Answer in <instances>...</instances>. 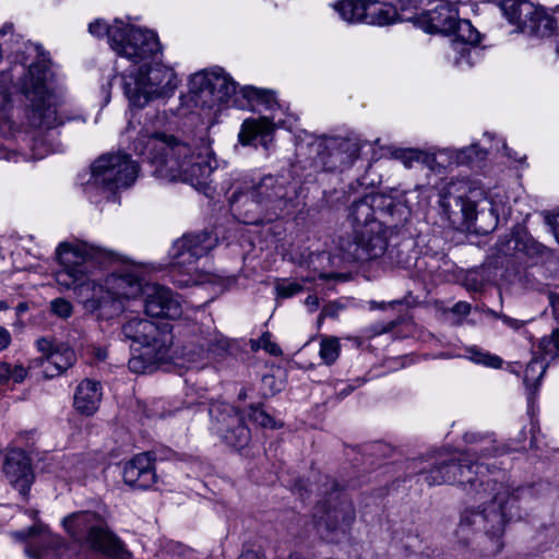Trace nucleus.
I'll return each instance as SVG.
<instances>
[{
  "label": "nucleus",
  "instance_id": "2f4dec72",
  "mask_svg": "<svg viewBox=\"0 0 559 559\" xmlns=\"http://www.w3.org/2000/svg\"><path fill=\"white\" fill-rule=\"evenodd\" d=\"M340 17L348 23L362 22L367 17L368 8L361 1L341 0L331 4Z\"/></svg>",
  "mask_w": 559,
  "mask_h": 559
},
{
  "label": "nucleus",
  "instance_id": "1a4fd4ad",
  "mask_svg": "<svg viewBox=\"0 0 559 559\" xmlns=\"http://www.w3.org/2000/svg\"><path fill=\"white\" fill-rule=\"evenodd\" d=\"M297 182L290 181L284 175H266L253 181L249 191H235L230 197V203L238 210L237 204L250 201L255 207L264 209L274 216L289 214L297 206Z\"/></svg>",
  "mask_w": 559,
  "mask_h": 559
},
{
  "label": "nucleus",
  "instance_id": "a878e982",
  "mask_svg": "<svg viewBox=\"0 0 559 559\" xmlns=\"http://www.w3.org/2000/svg\"><path fill=\"white\" fill-rule=\"evenodd\" d=\"M102 395L103 392L100 383L91 379H85L75 390L74 407L83 415H93L99 406Z\"/></svg>",
  "mask_w": 559,
  "mask_h": 559
},
{
  "label": "nucleus",
  "instance_id": "4d7b16f0",
  "mask_svg": "<svg viewBox=\"0 0 559 559\" xmlns=\"http://www.w3.org/2000/svg\"><path fill=\"white\" fill-rule=\"evenodd\" d=\"M321 314L324 317H333L336 314V310L333 308V306H326L323 308Z\"/></svg>",
  "mask_w": 559,
  "mask_h": 559
},
{
  "label": "nucleus",
  "instance_id": "8fccbe9b",
  "mask_svg": "<svg viewBox=\"0 0 559 559\" xmlns=\"http://www.w3.org/2000/svg\"><path fill=\"white\" fill-rule=\"evenodd\" d=\"M548 223L551 225L552 233L559 243V213L549 216Z\"/></svg>",
  "mask_w": 559,
  "mask_h": 559
},
{
  "label": "nucleus",
  "instance_id": "e2e57ef3",
  "mask_svg": "<svg viewBox=\"0 0 559 559\" xmlns=\"http://www.w3.org/2000/svg\"><path fill=\"white\" fill-rule=\"evenodd\" d=\"M288 559H304V558L301 556H299V555H290L288 557Z\"/></svg>",
  "mask_w": 559,
  "mask_h": 559
},
{
  "label": "nucleus",
  "instance_id": "37998d69",
  "mask_svg": "<svg viewBox=\"0 0 559 559\" xmlns=\"http://www.w3.org/2000/svg\"><path fill=\"white\" fill-rule=\"evenodd\" d=\"M51 310L60 318H69L72 314V305L63 298H57L51 301Z\"/></svg>",
  "mask_w": 559,
  "mask_h": 559
},
{
  "label": "nucleus",
  "instance_id": "69168bd1",
  "mask_svg": "<svg viewBox=\"0 0 559 559\" xmlns=\"http://www.w3.org/2000/svg\"><path fill=\"white\" fill-rule=\"evenodd\" d=\"M556 51H557V55L559 56V41L557 43Z\"/></svg>",
  "mask_w": 559,
  "mask_h": 559
},
{
  "label": "nucleus",
  "instance_id": "a211bd4d",
  "mask_svg": "<svg viewBox=\"0 0 559 559\" xmlns=\"http://www.w3.org/2000/svg\"><path fill=\"white\" fill-rule=\"evenodd\" d=\"M318 154V165L323 170H335L340 166H348L358 157V145L344 138H321L312 143Z\"/></svg>",
  "mask_w": 559,
  "mask_h": 559
},
{
  "label": "nucleus",
  "instance_id": "e433bc0d",
  "mask_svg": "<svg viewBox=\"0 0 559 559\" xmlns=\"http://www.w3.org/2000/svg\"><path fill=\"white\" fill-rule=\"evenodd\" d=\"M340 355V342L336 337L323 338L320 343L319 356L326 364H333Z\"/></svg>",
  "mask_w": 559,
  "mask_h": 559
},
{
  "label": "nucleus",
  "instance_id": "6e6552de",
  "mask_svg": "<svg viewBox=\"0 0 559 559\" xmlns=\"http://www.w3.org/2000/svg\"><path fill=\"white\" fill-rule=\"evenodd\" d=\"M48 68L44 62H33L19 88L31 102L28 121L35 128L52 129L63 123L61 104L48 90Z\"/></svg>",
  "mask_w": 559,
  "mask_h": 559
},
{
  "label": "nucleus",
  "instance_id": "ddd939ff",
  "mask_svg": "<svg viewBox=\"0 0 559 559\" xmlns=\"http://www.w3.org/2000/svg\"><path fill=\"white\" fill-rule=\"evenodd\" d=\"M393 156L406 168H412L415 164H424L436 170L440 167L445 168L451 165L481 160L486 156V150L480 148L477 144L461 150L440 148L432 154L415 148H400L394 151Z\"/></svg>",
  "mask_w": 559,
  "mask_h": 559
},
{
  "label": "nucleus",
  "instance_id": "7c9ffc66",
  "mask_svg": "<svg viewBox=\"0 0 559 559\" xmlns=\"http://www.w3.org/2000/svg\"><path fill=\"white\" fill-rule=\"evenodd\" d=\"M546 364L544 359L534 357L527 364L524 371V383L527 389V401L528 404H532L535 400L538 386L540 384L542 378L546 372Z\"/></svg>",
  "mask_w": 559,
  "mask_h": 559
},
{
  "label": "nucleus",
  "instance_id": "58836bf2",
  "mask_svg": "<svg viewBox=\"0 0 559 559\" xmlns=\"http://www.w3.org/2000/svg\"><path fill=\"white\" fill-rule=\"evenodd\" d=\"M248 417L251 421L258 424L261 427H275L274 419L258 405H251L249 407Z\"/></svg>",
  "mask_w": 559,
  "mask_h": 559
},
{
  "label": "nucleus",
  "instance_id": "c03bdc74",
  "mask_svg": "<svg viewBox=\"0 0 559 559\" xmlns=\"http://www.w3.org/2000/svg\"><path fill=\"white\" fill-rule=\"evenodd\" d=\"M550 345L559 350V329H555L549 337H544L540 341L539 347L543 352L547 353Z\"/></svg>",
  "mask_w": 559,
  "mask_h": 559
},
{
  "label": "nucleus",
  "instance_id": "6e6d98bb",
  "mask_svg": "<svg viewBox=\"0 0 559 559\" xmlns=\"http://www.w3.org/2000/svg\"><path fill=\"white\" fill-rule=\"evenodd\" d=\"M326 259H329V255L325 252L311 253L309 263L313 264L316 261H321V260H326Z\"/></svg>",
  "mask_w": 559,
  "mask_h": 559
},
{
  "label": "nucleus",
  "instance_id": "bb28decb",
  "mask_svg": "<svg viewBox=\"0 0 559 559\" xmlns=\"http://www.w3.org/2000/svg\"><path fill=\"white\" fill-rule=\"evenodd\" d=\"M501 11L510 23L518 25L522 31L532 21V14H535L536 7L527 0H502Z\"/></svg>",
  "mask_w": 559,
  "mask_h": 559
},
{
  "label": "nucleus",
  "instance_id": "09e8293b",
  "mask_svg": "<svg viewBox=\"0 0 559 559\" xmlns=\"http://www.w3.org/2000/svg\"><path fill=\"white\" fill-rule=\"evenodd\" d=\"M11 343V333L0 325V350L5 349Z\"/></svg>",
  "mask_w": 559,
  "mask_h": 559
},
{
  "label": "nucleus",
  "instance_id": "680f3d73",
  "mask_svg": "<svg viewBox=\"0 0 559 559\" xmlns=\"http://www.w3.org/2000/svg\"><path fill=\"white\" fill-rule=\"evenodd\" d=\"M8 308L7 302L0 300V310H5Z\"/></svg>",
  "mask_w": 559,
  "mask_h": 559
},
{
  "label": "nucleus",
  "instance_id": "bf43d9fd",
  "mask_svg": "<svg viewBox=\"0 0 559 559\" xmlns=\"http://www.w3.org/2000/svg\"><path fill=\"white\" fill-rule=\"evenodd\" d=\"M253 558H254L253 554H247V555H242L239 557V559H253Z\"/></svg>",
  "mask_w": 559,
  "mask_h": 559
},
{
  "label": "nucleus",
  "instance_id": "7ed1b4c3",
  "mask_svg": "<svg viewBox=\"0 0 559 559\" xmlns=\"http://www.w3.org/2000/svg\"><path fill=\"white\" fill-rule=\"evenodd\" d=\"M409 216L411 209L391 195L369 193L355 200L347 212L352 235L340 240L343 259L366 262L381 258L389 246L388 234Z\"/></svg>",
  "mask_w": 559,
  "mask_h": 559
},
{
  "label": "nucleus",
  "instance_id": "3c124183",
  "mask_svg": "<svg viewBox=\"0 0 559 559\" xmlns=\"http://www.w3.org/2000/svg\"><path fill=\"white\" fill-rule=\"evenodd\" d=\"M15 156V153L11 151L0 139V159H12Z\"/></svg>",
  "mask_w": 559,
  "mask_h": 559
},
{
  "label": "nucleus",
  "instance_id": "ea45409f",
  "mask_svg": "<svg viewBox=\"0 0 559 559\" xmlns=\"http://www.w3.org/2000/svg\"><path fill=\"white\" fill-rule=\"evenodd\" d=\"M162 359H153L144 354L142 349L139 356H133L129 359L128 367L134 373H144L151 362L160 361Z\"/></svg>",
  "mask_w": 559,
  "mask_h": 559
},
{
  "label": "nucleus",
  "instance_id": "9d476101",
  "mask_svg": "<svg viewBox=\"0 0 559 559\" xmlns=\"http://www.w3.org/2000/svg\"><path fill=\"white\" fill-rule=\"evenodd\" d=\"M88 31L97 37L106 35L112 50L127 60H146L158 50V38L154 32L131 26L119 20L111 25L104 20H95L90 23Z\"/></svg>",
  "mask_w": 559,
  "mask_h": 559
},
{
  "label": "nucleus",
  "instance_id": "0eeeda50",
  "mask_svg": "<svg viewBox=\"0 0 559 559\" xmlns=\"http://www.w3.org/2000/svg\"><path fill=\"white\" fill-rule=\"evenodd\" d=\"M218 242L217 235L203 230L177 239L171 249V278L180 288L213 282V275L199 269L198 262L206 257Z\"/></svg>",
  "mask_w": 559,
  "mask_h": 559
},
{
  "label": "nucleus",
  "instance_id": "338daca9",
  "mask_svg": "<svg viewBox=\"0 0 559 559\" xmlns=\"http://www.w3.org/2000/svg\"><path fill=\"white\" fill-rule=\"evenodd\" d=\"M258 219L257 218H253L251 221H246L247 223H255Z\"/></svg>",
  "mask_w": 559,
  "mask_h": 559
},
{
  "label": "nucleus",
  "instance_id": "20e7f679",
  "mask_svg": "<svg viewBox=\"0 0 559 559\" xmlns=\"http://www.w3.org/2000/svg\"><path fill=\"white\" fill-rule=\"evenodd\" d=\"M133 145L147 159L156 178L181 180L205 194L211 190L216 159L207 145L192 148L187 142L163 133L142 135Z\"/></svg>",
  "mask_w": 559,
  "mask_h": 559
},
{
  "label": "nucleus",
  "instance_id": "b1692460",
  "mask_svg": "<svg viewBox=\"0 0 559 559\" xmlns=\"http://www.w3.org/2000/svg\"><path fill=\"white\" fill-rule=\"evenodd\" d=\"M123 480L127 485L147 489L156 481V473L148 453L135 455L123 467Z\"/></svg>",
  "mask_w": 559,
  "mask_h": 559
},
{
  "label": "nucleus",
  "instance_id": "f257e3e1",
  "mask_svg": "<svg viewBox=\"0 0 559 559\" xmlns=\"http://www.w3.org/2000/svg\"><path fill=\"white\" fill-rule=\"evenodd\" d=\"M468 443H484L480 449L438 459L433 465L420 475L429 486L459 484L477 506L466 508L457 527L459 537L467 542L472 533L480 534L478 544L486 556L498 554L502 547V535L507 522L519 516L516 503L531 496L530 487L510 490L508 485L496 479L484 478V469L491 472L493 465L486 460L496 457L511 448H499L492 441L476 432L465 435ZM513 450H516L513 448Z\"/></svg>",
  "mask_w": 559,
  "mask_h": 559
},
{
  "label": "nucleus",
  "instance_id": "4468645a",
  "mask_svg": "<svg viewBox=\"0 0 559 559\" xmlns=\"http://www.w3.org/2000/svg\"><path fill=\"white\" fill-rule=\"evenodd\" d=\"M230 341L212 325H194L192 335L182 348L183 357L199 366L221 359L229 353Z\"/></svg>",
  "mask_w": 559,
  "mask_h": 559
},
{
  "label": "nucleus",
  "instance_id": "f8f14e48",
  "mask_svg": "<svg viewBox=\"0 0 559 559\" xmlns=\"http://www.w3.org/2000/svg\"><path fill=\"white\" fill-rule=\"evenodd\" d=\"M139 174V165L128 154H104L92 165L86 190L96 188L114 193L131 186Z\"/></svg>",
  "mask_w": 559,
  "mask_h": 559
},
{
  "label": "nucleus",
  "instance_id": "de8ad7c7",
  "mask_svg": "<svg viewBox=\"0 0 559 559\" xmlns=\"http://www.w3.org/2000/svg\"><path fill=\"white\" fill-rule=\"evenodd\" d=\"M501 321L509 328L513 329V330H519L523 326L524 322L523 321H520L518 319H513L509 316H506V314H500L498 316Z\"/></svg>",
  "mask_w": 559,
  "mask_h": 559
},
{
  "label": "nucleus",
  "instance_id": "0e129e2a",
  "mask_svg": "<svg viewBox=\"0 0 559 559\" xmlns=\"http://www.w3.org/2000/svg\"><path fill=\"white\" fill-rule=\"evenodd\" d=\"M329 484H330V488H331V489L336 488V484H335V481H334V480H332V479H331V480L329 481Z\"/></svg>",
  "mask_w": 559,
  "mask_h": 559
},
{
  "label": "nucleus",
  "instance_id": "4be33fe9",
  "mask_svg": "<svg viewBox=\"0 0 559 559\" xmlns=\"http://www.w3.org/2000/svg\"><path fill=\"white\" fill-rule=\"evenodd\" d=\"M3 472L9 483L25 496L33 481L31 461L23 450L13 449L5 455Z\"/></svg>",
  "mask_w": 559,
  "mask_h": 559
},
{
  "label": "nucleus",
  "instance_id": "774afa93",
  "mask_svg": "<svg viewBox=\"0 0 559 559\" xmlns=\"http://www.w3.org/2000/svg\"><path fill=\"white\" fill-rule=\"evenodd\" d=\"M158 122H162L164 120V117L160 119V117H157Z\"/></svg>",
  "mask_w": 559,
  "mask_h": 559
},
{
  "label": "nucleus",
  "instance_id": "393cba45",
  "mask_svg": "<svg viewBox=\"0 0 559 559\" xmlns=\"http://www.w3.org/2000/svg\"><path fill=\"white\" fill-rule=\"evenodd\" d=\"M457 4L440 2L419 17L420 27L427 33L450 34L459 16Z\"/></svg>",
  "mask_w": 559,
  "mask_h": 559
},
{
  "label": "nucleus",
  "instance_id": "412c9836",
  "mask_svg": "<svg viewBox=\"0 0 559 559\" xmlns=\"http://www.w3.org/2000/svg\"><path fill=\"white\" fill-rule=\"evenodd\" d=\"M324 514L320 516L318 525H324L330 532L345 533L355 520V511L350 501L340 493H331L324 502Z\"/></svg>",
  "mask_w": 559,
  "mask_h": 559
},
{
  "label": "nucleus",
  "instance_id": "c85d7f7f",
  "mask_svg": "<svg viewBox=\"0 0 559 559\" xmlns=\"http://www.w3.org/2000/svg\"><path fill=\"white\" fill-rule=\"evenodd\" d=\"M274 129V123L269 118L245 120L239 132V141L243 145L250 144L258 136L266 138Z\"/></svg>",
  "mask_w": 559,
  "mask_h": 559
},
{
  "label": "nucleus",
  "instance_id": "c9c22d12",
  "mask_svg": "<svg viewBox=\"0 0 559 559\" xmlns=\"http://www.w3.org/2000/svg\"><path fill=\"white\" fill-rule=\"evenodd\" d=\"M466 353L468 359L475 364H480L491 368H500L502 365V359L499 356L484 352L475 346L467 348Z\"/></svg>",
  "mask_w": 559,
  "mask_h": 559
},
{
  "label": "nucleus",
  "instance_id": "5701e85b",
  "mask_svg": "<svg viewBox=\"0 0 559 559\" xmlns=\"http://www.w3.org/2000/svg\"><path fill=\"white\" fill-rule=\"evenodd\" d=\"M459 183L450 182L440 192L439 205L449 221L455 222L461 215L464 221H471L475 216L476 205L460 193Z\"/></svg>",
  "mask_w": 559,
  "mask_h": 559
},
{
  "label": "nucleus",
  "instance_id": "13d9d810",
  "mask_svg": "<svg viewBox=\"0 0 559 559\" xmlns=\"http://www.w3.org/2000/svg\"><path fill=\"white\" fill-rule=\"evenodd\" d=\"M334 274H325V273H319V277L323 280L332 278L334 277Z\"/></svg>",
  "mask_w": 559,
  "mask_h": 559
},
{
  "label": "nucleus",
  "instance_id": "39448f33",
  "mask_svg": "<svg viewBox=\"0 0 559 559\" xmlns=\"http://www.w3.org/2000/svg\"><path fill=\"white\" fill-rule=\"evenodd\" d=\"M239 93L249 103L263 105L273 109L276 105L274 93L269 90H261L253 86H243ZM238 85L221 68L211 71H202L193 74L189 81V96L195 106L201 108H213L218 105H238Z\"/></svg>",
  "mask_w": 559,
  "mask_h": 559
},
{
  "label": "nucleus",
  "instance_id": "a18cd8bd",
  "mask_svg": "<svg viewBox=\"0 0 559 559\" xmlns=\"http://www.w3.org/2000/svg\"><path fill=\"white\" fill-rule=\"evenodd\" d=\"M549 302L551 306L554 319L559 323V294L551 293L549 295Z\"/></svg>",
  "mask_w": 559,
  "mask_h": 559
},
{
  "label": "nucleus",
  "instance_id": "6ab92c4d",
  "mask_svg": "<svg viewBox=\"0 0 559 559\" xmlns=\"http://www.w3.org/2000/svg\"><path fill=\"white\" fill-rule=\"evenodd\" d=\"M41 357L33 361L41 367L44 378L51 379L72 367L76 360L74 350L66 344H55L48 338H39L36 343Z\"/></svg>",
  "mask_w": 559,
  "mask_h": 559
},
{
  "label": "nucleus",
  "instance_id": "473e14b6",
  "mask_svg": "<svg viewBox=\"0 0 559 559\" xmlns=\"http://www.w3.org/2000/svg\"><path fill=\"white\" fill-rule=\"evenodd\" d=\"M451 33L455 34L456 37L452 43H462L467 46L477 47V44L480 41L478 31L468 20H460L459 16L455 19V24Z\"/></svg>",
  "mask_w": 559,
  "mask_h": 559
},
{
  "label": "nucleus",
  "instance_id": "423d86ee",
  "mask_svg": "<svg viewBox=\"0 0 559 559\" xmlns=\"http://www.w3.org/2000/svg\"><path fill=\"white\" fill-rule=\"evenodd\" d=\"M160 52L152 53L146 60L133 61V66L121 76L123 93L131 106L142 108L154 98L170 97L178 86L175 71L160 63L148 67L151 61Z\"/></svg>",
  "mask_w": 559,
  "mask_h": 559
},
{
  "label": "nucleus",
  "instance_id": "cd10ccee",
  "mask_svg": "<svg viewBox=\"0 0 559 559\" xmlns=\"http://www.w3.org/2000/svg\"><path fill=\"white\" fill-rule=\"evenodd\" d=\"M481 51L478 47L462 43H452L449 59L460 70L471 69L479 59Z\"/></svg>",
  "mask_w": 559,
  "mask_h": 559
},
{
  "label": "nucleus",
  "instance_id": "2eb2a0df",
  "mask_svg": "<svg viewBox=\"0 0 559 559\" xmlns=\"http://www.w3.org/2000/svg\"><path fill=\"white\" fill-rule=\"evenodd\" d=\"M95 515L84 512L72 514L64 519V527L75 538L86 535L90 546L107 556L124 559L127 551L122 543L110 532L93 524Z\"/></svg>",
  "mask_w": 559,
  "mask_h": 559
},
{
  "label": "nucleus",
  "instance_id": "864d4df0",
  "mask_svg": "<svg viewBox=\"0 0 559 559\" xmlns=\"http://www.w3.org/2000/svg\"><path fill=\"white\" fill-rule=\"evenodd\" d=\"M35 532H36L35 527H29L27 530H23V531L14 533V536L19 539H26L31 535L35 534Z\"/></svg>",
  "mask_w": 559,
  "mask_h": 559
},
{
  "label": "nucleus",
  "instance_id": "4c0bfd02",
  "mask_svg": "<svg viewBox=\"0 0 559 559\" xmlns=\"http://www.w3.org/2000/svg\"><path fill=\"white\" fill-rule=\"evenodd\" d=\"M250 348L252 352L264 349L272 356L282 355V349L275 342L271 340V334L269 332H264L258 340H251Z\"/></svg>",
  "mask_w": 559,
  "mask_h": 559
},
{
  "label": "nucleus",
  "instance_id": "f3484780",
  "mask_svg": "<svg viewBox=\"0 0 559 559\" xmlns=\"http://www.w3.org/2000/svg\"><path fill=\"white\" fill-rule=\"evenodd\" d=\"M121 334L124 340L139 344L144 354L153 359L168 356L171 342L169 333L146 319L134 317L127 320L121 325Z\"/></svg>",
  "mask_w": 559,
  "mask_h": 559
},
{
  "label": "nucleus",
  "instance_id": "603ef678",
  "mask_svg": "<svg viewBox=\"0 0 559 559\" xmlns=\"http://www.w3.org/2000/svg\"><path fill=\"white\" fill-rule=\"evenodd\" d=\"M361 381L360 380H356L355 381V384H346L344 388L340 389V391L337 392L338 396L340 397H345L347 396L348 394H350L356 388L360 386L361 385Z\"/></svg>",
  "mask_w": 559,
  "mask_h": 559
},
{
  "label": "nucleus",
  "instance_id": "aec40b11",
  "mask_svg": "<svg viewBox=\"0 0 559 559\" xmlns=\"http://www.w3.org/2000/svg\"><path fill=\"white\" fill-rule=\"evenodd\" d=\"M142 294H145L144 308L146 314L171 320L182 314L181 302L173 292L158 284L146 283Z\"/></svg>",
  "mask_w": 559,
  "mask_h": 559
},
{
  "label": "nucleus",
  "instance_id": "052dcab7",
  "mask_svg": "<svg viewBox=\"0 0 559 559\" xmlns=\"http://www.w3.org/2000/svg\"><path fill=\"white\" fill-rule=\"evenodd\" d=\"M26 308H27V307H26V305H25V304H20V305L17 306V311H19V312H23V311H25V310H26Z\"/></svg>",
  "mask_w": 559,
  "mask_h": 559
},
{
  "label": "nucleus",
  "instance_id": "5fc2aeb1",
  "mask_svg": "<svg viewBox=\"0 0 559 559\" xmlns=\"http://www.w3.org/2000/svg\"><path fill=\"white\" fill-rule=\"evenodd\" d=\"M305 304L309 307L310 310H316L319 305V298L316 295H309Z\"/></svg>",
  "mask_w": 559,
  "mask_h": 559
},
{
  "label": "nucleus",
  "instance_id": "c756f323",
  "mask_svg": "<svg viewBox=\"0 0 559 559\" xmlns=\"http://www.w3.org/2000/svg\"><path fill=\"white\" fill-rule=\"evenodd\" d=\"M499 250L506 255H510L515 252H524L528 257H534L536 254H542L545 247L536 242L534 239L511 235L504 243H501Z\"/></svg>",
  "mask_w": 559,
  "mask_h": 559
},
{
  "label": "nucleus",
  "instance_id": "f03ea898",
  "mask_svg": "<svg viewBox=\"0 0 559 559\" xmlns=\"http://www.w3.org/2000/svg\"><path fill=\"white\" fill-rule=\"evenodd\" d=\"M114 252L86 241L62 242L57 248L61 269L56 272L57 283L73 289L84 308L98 311V318L110 319L123 310L122 299L140 296L147 283L144 272L131 266L96 281V271L114 259Z\"/></svg>",
  "mask_w": 559,
  "mask_h": 559
},
{
  "label": "nucleus",
  "instance_id": "dca6fc26",
  "mask_svg": "<svg viewBox=\"0 0 559 559\" xmlns=\"http://www.w3.org/2000/svg\"><path fill=\"white\" fill-rule=\"evenodd\" d=\"M211 431L226 444L236 449L246 447L250 440V430L245 425L242 414L233 405L215 402L209 407Z\"/></svg>",
  "mask_w": 559,
  "mask_h": 559
},
{
  "label": "nucleus",
  "instance_id": "49530a36",
  "mask_svg": "<svg viewBox=\"0 0 559 559\" xmlns=\"http://www.w3.org/2000/svg\"><path fill=\"white\" fill-rule=\"evenodd\" d=\"M452 312L465 317L471 312V305L465 301H459L452 307Z\"/></svg>",
  "mask_w": 559,
  "mask_h": 559
},
{
  "label": "nucleus",
  "instance_id": "72a5a7b5",
  "mask_svg": "<svg viewBox=\"0 0 559 559\" xmlns=\"http://www.w3.org/2000/svg\"><path fill=\"white\" fill-rule=\"evenodd\" d=\"M555 20L543 10L536 8L535 14H532V21L528 22L526 31L538 36H548L555 29Z\"/></svg>",
  "mask_w": 559,
  "mask_h": 559
},
{
  "label": "nucleus",
  "instance_id": "f704fd0d",
  "mask_svg": "<svg viewBox=\"0 0 559 559\" xmlns=\"http://www.w3.org/2000/svg\"><path fill=\"white\" fill-rule=\"evenodd\" d=\"M27 371L22 365L0 361V383H20L26 378Z\"/></svg>",
  "mask_w": 559,
  "mask_h": 559
},
{
  "label": "nucleus",
  "instance_id": "9b49d317",
  "mask_svg": "<svg viewBox=\"0 0 559 559\" xmlns=\"http://www.w3.org/2000/svg\"><path fill=\"white\" fill-rule=\"evenodd\" d=\"M33 55H38V47L15 34L12 23L0 27V110L3 115L10 104L11 90L15 87L12 71L24 73L25 63Z\"/></svg>",
  "mask_w": 559,
  "mask_h": 559
},
{
  "label": "nucleus",
  "instance_id": "79ce46f5",
  "mask_svg": "<svg viewBox=\"0 0 559 559\" xmlns=\"http://www.w3.org/2000/svg\"><path fill=\"white\" fill-rule=\"evenodd\" d=\"M372 15H377L376 23L379 25L392 24L396 21V12L390 7L373 8L370 12Z\"/></svg>",
  "mask_w": 559,
  "mask_h": 559
},
{
  "label": "nucleus",
  "instance_id": "a19ab883",
  "mask_svg": "<svg viewBox=\"0 0 559 559\" xmlns=\"http://www.w3.org/2000/svg\"><path fill=\"white\" fill-rule=\"evenodd\" d=\"M302 289L304 287L301 284L290 281H280L275 285L276 295L281 298L293 297L302 292Z\"/></svg>",
  "mask_w": 559,
  "mask_h": 559
}]
</instances>
